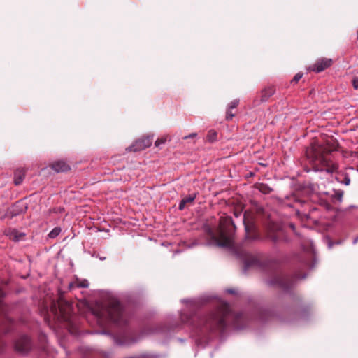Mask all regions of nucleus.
<instances>
[{
	"instance_id": "7ed1b4c3",
	"label": "nucleus",
	"mask_w": 358,
	"mask_h": 358,
	"mask_svg": "<svg viewBox=\"0 0 358 358\" xmlns=\"http://www.w3.org/2000/svg\"><path fill=\"white\" fill-rule=\"evenodd\" d=\"M90 317L99 327L112 324L120 329L118 335L116 336L106 330L93 331L92 334L109 335L113 342L120 346L129 345L138 341L133 337L134 331L129 325V316L124 306L117 299H112L108 305L93 310Z\"/></svg>"
},
{
	"instance_id": "dca6fc26",
	"label": "nucleus",
	"mask_w": 358,
	"mask_h": 358,
	"mask_svg": "<svg viewBox=\"0 0 358 358\" xmlns=\"http://www.w3.org/2000/svg\"><path fill=\"white\" fill-rule=\"evenodd\" d=\"M257 188L259 189V192L264 194H270L273 191L271 187H270L268 185L264 183L258 184L257 185Z\"/></svg>"
},
{
	"instance_id": "2eb2a0df",
	"label": "nucleus",
	"mask_w": 358,
	"mask_h": 358,
	"mask_svg": "<svg viewBox=\"0 0 358 358\" xmlns=\"http://www.w3.org/2000/svg\"><path fill=\"white\" fill-rule=\"evenodd\" d=\"M144 149H145V148L144 147L143 144H142L140 140L138 139L126 150L128 151L138 152Z\"/></svg>"
},
{
	"instance_id": "6e6552de",
	"label": "nucleus",
	"mask_w": 358,
	"mask_h": 358,
	"mask_svg": "<svg viewBox=\"0 0 358 358\" xmlns=\"http://www.w3.org/2000/svg\"><path fill=\"white\" fill-rule=\"evenodd\" d=\"M319 163L322 167L317 171H325L329 173L337 172L338 169V164L331 159V156L322 155L318 158Z\"/></svg>"
},
{
	"instance_id": "c9c22d12",
	"label": "nucleus",
	"mask_w": 358,
	"mask_h": 358,
	"mask_svg": "<svg viewBox=\"0 0 358 358\" xmlns=\"http://www.w3.org/2000/svg\"><path fill=\"white\" fill-rule=\"evenodd\" d=\"M3 346L0 345V353L3 352Z\"/></svg>"
},
{
	"instance_id": "6ab92c4d",
	"label": "nucleus",
	"mask_w": 358,
	"mask_h": 358,
	"mask_svg": "<svg viewBox=\"0 0 358 358\" xmlns=\"http://www.w3.org/2000/svg\"><path fill=\"white\" fill-rule=\"evenodd\" d=\"M206 140L208 142H214L217 140V132L214 130H210L206 136Z\"/></svg>"
},
{
	"instance_id": "5701e85b",
	"label": "nucleus",
	"mask_w": 358,
	"mask_h": 358,
	"mask_svg": "<svg viewBox=\"0 0 358 358\" xmlns=\"http://www.w3.org/2000/svg\"><path fill=\"white\" fill-rule=\"evenodd\" d=\"M343 176V179L341 180V182L345 184V185H349L350 183V178L348 174L342 175Z\"/></svg>"
},
{
	"instance_id": "f257e3e1",
	"label": "nucleus",
	"mask_w": 358,
	"mask_h": 358,
	"mask_svg": "<svg viewBox=\"0 0 358 358\" xmlns=\"http://www.w3.org/2000/svg\"><path fill=\"white\" fill-rule=\"evenodd\" d=\"M243 224L245 231V240L240 244L234 241L236 225L230 218L225 227L220 228L218 236H215L210 227H206L205 231L210 237L208 245H215L228 249L243 262V272L246 273L250 268H255L267 274L270 278L266 283L271 287H278L285 292H288L298 279H303L306 275H301L295 273L292 275L285 274L280 268L279 263L273 259L267 258L262 252L252 254L249 252L245 245L248 241H259L261 239L258 233L255 219L248 211L243 214Z\"/></svg>"
},
{
	"instance_id": "f8f14e48",
	"label": "nucleus",
	"mask_w": 358,
	"mask_h": 358,
	"mask_svg": "<svg viewBox=\"0 0 358 358\" xmlns=\"http://www.w3.org/2000/svg\"><path fill=\"white\" fill-rule=\"evenodd\" d=\"M25 169H18L14 173V183L15 185H20L25 177Z\"/></svg>"
},
{
	"instance_id": "1a4fd4ad",
	"label": "nucleus",
	"mask_w": 358,
	"mask_h": 358,
	"mask_svg": "<svg viewBox=\"0 0 358 358\" xmlns=\"http://www.w3.org/2000/svg\"><path fill=\"white\" fill-rule=\"evenodd\" d=\"M284 236L281 227L275 224L271 223L267 228L266 238L274 244L279 243Z\"/></svg>"
},
{
	"instance_id": "58836bf2",
	"label": "nucleus",
	"mask_w": 358,
	"mask_h": 358,
	"mask_svg": "<svg viewBox=\"0 0 358 358\" xmlns=\"http://www.w3.org/2000/svg\"><path fill=\"white\" fill-rule=\"evenodd\" d=\"M357 38H358V30H357Z\"/></svg>"
},
{
	"instance_id": "412c9836",
	"label": "nucleus",
	"mask_w": 358,
	"mask_h": 358,
	"mask_svg": "<svg viewBox=\"0 0 358 358\" xmlns=\"http://www.w3.org/2000/svg\"><path fill=\"white\" fill-rule=\"evenodd\" d=\"M343 191H342V190H337L334 193V199H335L338 202H341L342 201V199H343Z\"/></svg>"
},
{
	"instance_id": "0eeeda50",
	"label": "nucleus",
	"mask_w": 358,
	"mask_h": 358,
	"mask_svg": "<svg viewBox=\"0 0 358 358\" xmlns=\"http://www.w3.org/2000/svg\"><path fill=\"white\" fill-rule=\"evenodd\" d=\"M34 348V344L31 338L26 335L22 334L14 341L15 350L21 355H27Z\"/></svg>"
},
{
	"instance_id": "4c0bfd02",
	"label": "nucleus",
	"mask_w": 358,
	"mask_h": 358,
	"mask_svg": "<svg viewBox=\"0 0 358 358\" xmlns=\"http://www.w3.org/2000/svg\"><path fill=\"white\" fill-rule=\"evenodd\" d=\"M178 340L180 341V342H183V339H181V338H178Z\"/></svg>"
},
{
	"instance_id": "4468645a",
	"label": "nucleus",
	"mask_w": 358,
	"mask_h": 358,
	"mask_svg": "<svg viewBox=\"0 0 358 358\" xmlns=\"http://www.w3.org/2000/svg\"><path fill=\"white\" fill-rule=\"evenodd\" d=\"M275 92V89L273 87H268L265 88L262 92V101H266Z\"/></svg>"
},
{
	"instance_id": "a878e982",
	"label": "nucleus",
	"mask_w": 358,
	"mask_h": 358,
	"mask_svg": "<svg viewBox=\"0 0 358 358\" xmlns=\"http://www.w3.org/2000/svg\"><path fill=\"white\" fill-rule=\"evenodd\" d=\"M232 109H229L228 108L227 113H226V120H231L234 117V113L231 112Z\"/></svg>"
},
{
	"instance_id": "4be33fe9",
	"label": "nucleus",
	"mask_w": 358,
	"mask_h": 358,
	"mask_svg": "<svg viewBox=\"0 0 358 358\" xmlns=\"http://www.w3.org/2000/svg\"><path fill=\"white\" fill-rule=\"evenodd\" d=\"M196 197V195L195 194H192V195H189L188 196H186L185 197L184 199H182L183 201H185V203H192L195 199Z\"/></svg>"
},
{
	"instance_id": "39448f33",
	"label": "nucleus",
	"mask_w": 358,
	"mask_h": 358,
	"mask_svg": "<svg viewBox=\"0 0 358 358\" xmlns=\"http://www.w3.org/2000/svg\"><path fill=\"white\" fill-rule=\"evenodd\" d=\"M72 310L71 304L69 301L60 299L57 301H53L51 304L48 317L52 316L57 323H66L70 326L72 323ZM45 320L50 325V319L47 317Z\"/></svg>"
},
{
	"instance_id": "cd10ccee",
	"label": "nucleus",
	"mask_w": 358,
	"mask_h": 358,
	"mask_svg": "<svg viewBox=\"0 0 358 358\" xmlns=\"http://www.w3.org/2000/svg\"><path fill=\"white\" fill-rule=\"evenodd\" d=\"M302 76L303 75L301 73H296L293 78L292 82L295 83H298V81L302 78Z\"/></svg>"
},
{
	"instance_id": "c756f323",
	"label": "nucleus",
	"mask_w": 358,
	"mask_h": 358,
	"mask_svg": "<svg viewBox=\"0 0 358 358\" xmlns=\"http://www.w3.org/2000/svg\"><path fill=\"white\" fill-rule=\"evenodd\" d=\"M352 85L355 89H358V77H356L352 80Z\"/></svg>"
},
{
	"instance_id": "9b49d317",
	"label": "nucleus",
	"mask_w": 358,
	"mask_h": 358,
	"mask_svg": "<svg viewBox=\"0 0 358 358\" xmlns=\"http://www.w3.org/2000/svg\"><path fill=\"white\" fill-rule=\"evenodd\" d=\"M51 168L56 172H66L70 169V166L62 160L57 161L51 164Z\"/></svg>"
},
{
	"instance_id": "f704fd0d",
	"label": "nucleus",
	"mask_w": 358,
	"mask_h": 358,
	"mask_svg": "<svg viewBox=\"0 0 358 358\" xmlns=\"http://www.w3.org/2000/svg\"><path fill=\"white\" fill-rule=\"evenodd\" d=\"M358 242V236L355 237L352 241V244H356Z\"/></svg>"
},
{
	"instance_id": "393cba45",
	"label": "nucleus",
	"mask_w": 358,
	"mask_h": 358,
	"mask_svg": "<svg viewBox=\"0 0 358 358\" xmlns=\"http://www.w3.org/2000/svg\"><path fill=\"white\" fill-rule=\"evenodd\" d=\"M166 137L158 138L155 143V146L159 147L161 145L164 144L166 143Z\"/></svg>"
},
{
	"instance_id": "2f4dec72",
	"label": "nucleus",
	"mask_w": 358,
	"mask_h": 358,
	"mask_svg": "<svg viewBox=\"0 0 358 358\" xmlns=\"http://www.w3.org/2000/svg\"><path fill=\"white\" fill-rule=\"evenodd\" d=\"M226 292L229 294H236V291L234 289H227L226 290Z\"/></svg>"
},
{
	"instance_id": "423d86ee",
	"label": "nucleus",
	"mask_w": 358,
	"mask_h": 358,
	"mask_svg": "<svg viewBox=\"0 0 358 358\" xmlns=\"http://www.w3.org/2000/svg\"><path fill=\"white\" fill-rule=\"evenodd\" d=\"M5 293L0 287V336L15 330L16 323L8 314V306L3 301Z\"/></svg>"
},
{
	"instance_id": "aec40b11",
	"label": "nucleus",
	"mask_w": 358,
	"mask_h": 358,
	"mask_svg": "<svg viewBox=\"0 0 358 358\" xmlns=\"http://www.w3.org/2000/svg\"><path fill=\"white\" fill-rule=\"evenodd\" d=\"M17 207H18L17 206H14L13 207V209L10 212V217H15V216L18 215L19 214L22 213L24 212L23 208L18 210V209H17Z\"/></svg>"
},
{
	"instance_id": "ddd939ff",
	"label": "nucleus",
	"mask_w": 358,
	"mask_h": 358,
	"mask_svg": "<svg viewBox=\"0 0 358 358\" xmlns=\"http://www.w3.org/2000/svg\"><path fill=\"white\" fill-rule=\"evenodd\" d=\"M6 235L10 239L17 242L19 241L22 236H24V233H19L16 229H9L6 232Z\"/></svg>"
},
{
	"instance_id": "473e14b6",
	"label": "nucleus",
	"mask_w": 358,
	"mask_h": 358,
	"mask_svg": "<svg viewBox=\"0 0 358 358\" xmlns=\"http://www.w3.org/2000/svg\"><path fill=\"white\" fill-rule=\"evenodd\" d=\"M305 265L310 268H313L314 265H311L309 262H305Z\"/></svg>"
},
{
	"instance_id": "a211bd4d",
	"label": "nucleus",
	"mask_w": 358,
	"mask_h": 358,
	"mask_svg": "<svg viewBox=\"0 0 358 358\" xmlns=\"http://www.w3.org/2000/svg\"><path fill=\"white\" fill-rule=\"evenodd\" d=\"M140 141L143 144L145 148L150 147L152 143V137L145 136L141 138H139Z\"/></svg>"
},
{
	"instance_id": "f3484780",
	"label": "nucleus",
	"mask_w": 358,
	"mask_h": 358,
	"mask_svg": "<svg viewBox=\"0 0 358 358\" xmlns=\"http://www.w3.org/2000/svg\"><path fill=\"white\" fill-rule=\"evenodd\" d=\"M61 231H62L61 227H56L50 231V233L48 234V237L50 238H55L56 237H57L59 235Z\"/></svg>"
},
{
	"instance_id": "c85d7f7f",
	"label": "nucleus",
	"mask_w": 358,
	"mask_h": 358,
	"mask_svg": "<svg viewBox=\"0 0 358 358\" xmlns=\"http://www.w3.org/2000/svg\"><path fill=\"white\" fill-rule=\"evenodd\" d=\"M185 205H186L185 201H183V200L182 199V200L180 201V203H179V205H178V209H179L180 210H184V209H185Z\"/></svg>"
},
{
	"instance_id": "f03ea898",
	"label": "nucleus",
	"mask_w": 358,
	"mask_h": 358,
	"mask_svg": "<svg viewBox=\"0 0 358 358\" xmlns=\"http://www.w3.org/2000/svg\"><path fill=\"white\" fill-rule=\"evenodd\" d=\"M203 301V299H182V302L186 303V307L180 313V322H173L171 316L169 317V324H160L155 331L166 336L185 324L189 329L196 344L204 348L213 338L223 334L228 326L235 329H242L246 326L247 315L243 313L233 312L229 304L223 301H220L213 310L201 314L200 306Z\"/></svg>"
},
{
	"instance_id": "b1692460",
	"label": "nucleus",
	"mask_w": 358,
	"mask_h": 358,
	"mask_svg": "<svg viewBox=\"0 0 358 358\" xmlns=\"http://www.w3.org/2000/svg\"><path fill=\"white\" fill-rule=\"evenodd\" d=\"M239 103V100L238 99H234L232 101L230 102V103L229 104V109H234L236 108L238 105Z\"/></svg>"
},
{
	"instance_id": "e433bc0d",
	"label": "nucleus",
	"mask_w": 358,
	"mask_h": 358,
	"mask_svg": "<svg viewBox=\"0 0 358 358\" xmlns=\"http://www.w3.org/2000/svg\"><path fill=\"white\" fill-rule=\"evenodd\" d=\"M99 259L100 260H105L106 257H99Z\"/></svg>"
},
{
	"instance_id": "9d476101",
	"label": "nucleus",
	"mask_w": 358,
	"mask_h": 358,
	"mask_svg": "<svg viewBox=\"0 0 358 358\" xmlns=\"http://www.w3.org/2000/svg\"><path fill=\"white\" fill-rule=\"evenodd\" d=\"M332 64V59L328 58H321L316 61V62L310 67V69L316 73H320L331 66Z\"/></svg>"
},
{
	"instance_id": "20e7f679",
	"label": "nucleus",
	"mask_w": 358,
	"mask_h": 358,
	"mask_svg": "<svg viewBox=\"0 0 358 358\" xmlns=\"http://www.w3.org/2000/svg\"><path fill=\"white\" fill-rule=\"evenodd\" d=\"M257 314V320L263 323L276 319L280 322L292 324L306 319L308 311L306 308L298 309L290 306H282L278 307L275 311L268 308H260Z\"/></svg>"
},
{
	"instance_id": "72a5a7b5",
	"label": "nucleus",
	"mask_w": 358,
	"mask_h": 358,
	"mask_svg": "<svg viewBox=\"0 0 358 358\" xmlns=\"http://www.w3.org/2000/svg\"><path fill=\"white\" fill-rule=\"evenodd\" d=\"M289 227L293 230V231H295V226L293 223L289 224Z\"/></svg>"
},
{
	"instance_id": "bb28decb",
	"label": "nucleus",
	"mask_w": 358,
	"mask_h": 358,
	"mask_svg": "<svg viewBox=\"0 0 358 358\" xmlns=\"http://www.w3.org/2000/svg\"><path fill=\"white\" fill-rule=\"evenodd\" d=\"M88 286H89V282L87 280H82L78 285V287H83V288H87V287H88Z\"/></svg>"
},
{
	"instance_id": "7c9ffc66",
	"label": "nucleus",
	"mask_w": 358,
	"mask_h": 358,
	"mask_svg": "<svg viewBox=\"0 0 358 358\" xmlns=\"http://www.w3.org/2000/svg\"><path fill=\"white\" fill-rule=\"evenodd\" d=\"M196 136V133H192L190 134L188 136H184L182 138L183 139H187V138H194Z\"/></svg>"
}]
</instances>
